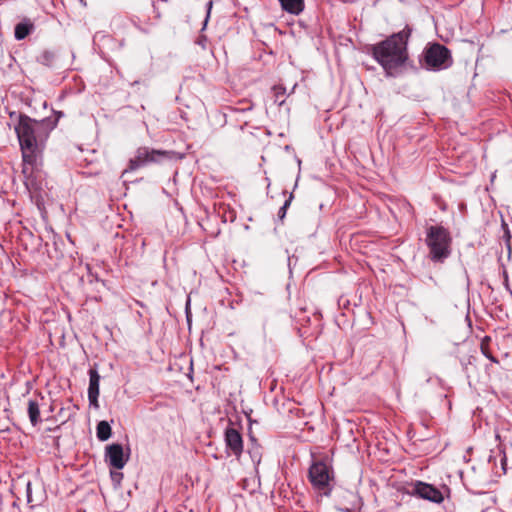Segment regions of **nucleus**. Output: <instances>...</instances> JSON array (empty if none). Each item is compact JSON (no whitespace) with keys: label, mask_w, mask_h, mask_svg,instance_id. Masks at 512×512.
<instances>
[{"label":"nucleus","mask_w":512,"mask_h":512,"mask_svg":"<svg viewBox=\"0 0 512 512\" xmlns=\"http://www.w3.org/2000/svg\"><path fill=\"white\" fill-rule=\"evenodd\" d=\"M56 127V121L45 118L40 121L34 120L26 115H21L15 126L22 158L24 162L23 173H32L34 166H37L50 132Z\"/></svg>","instance_id":"nucleus-1"},{"label":"nucleus","mask_w":512,"mask_h":512,"mask_svg":"<svg viewBox=\"0 0 512 512\" xmlns=\"http://www.w3.org/2000/svg\"><path fill=\"white\" fill-rule=\"evenodd\" d=\"M411 34L412 29L406 25L401 31L371 46L370 53L386 76L394 77L408 61V41Z\"/></svg>","instance_id":"nucleus-2"},{"label":"nucleus","mask_w":512,"mask_h":512,"mask_svg":"<svg viewBox=\"0 0 512 512\" xmlns=\"http://www.w3.org/2000/svg\"><path fill=\"white\" fill-rule=\"evenodd\" d=\"M426 245L433 262H444L451 254L452 238L448 229L432 225L426 229Z\"/></svg>","instance_id":"nucleus-3"},{"label":"nucleus","mask_w":512,"mask_h":512,"mask_svg":"<svg viewBox=\"0 0 512 512\" xmlns=\"http://www.w3.org/2000/svg\"><path fill=\"white\" fill-rule=\"evenodd\" d=\"M421 61L431 71L445 70L453 64L451 51L440 43H429L423 50Z\"/></svg>","instance_id":"nucleus-4"},{"label":"nucleus","mask_w":512,"mask_h":512,"mask_svg":"<svg viewBox=\"0 0 512 512\" xmlns=\"http://www.w3.org/2000/svg\"><path fill=\"white\" fill-rule=\"evenodd\" d=\"M309 480L315 489L329 496L332 491L331 482L334 480L333 470L323 461L315 462L309 468Z\"/></svg>","instance_id":"nucleus-5"},{"label":"nucleus","mask_w":512,"mask_h":512,"mask_svg":"<svg viewBox=\"0 0 512 512\" xmlns=\"http://www.w3.org/2000/svg\"><path fill=\"white\" fill-rule=\"evenodd\" d=\"M167 157L168 152L165 150L139 147L135 152V156L130 159L128 169L126 171H134L148 164L159 163Z\"/></svg>","instance_id":"nucleus-6"},{"label":"nucleus","mask_w":512,"mask_h":512,"mask_svg":"<svg viewBox=\"0 0 512 512\" xmlns=\"http://www.w3.org/2000/svg\"><path fill=\"white\" fill-rule=\"evenodd\" d=\"M410 494L437 504L444 500L439 489L422 481H416L412 484Z\"/></svg>","instance_id":"nucleus-7"},{"label":"nucleus","mask_w":512,"mask_h":512,"mask_svg":"<svg viewBox=\"0 0 512 512\" xmlns=\"http://www.w3.org/2000/svg\"><path fill=\"white\" fill-rule=\"evenodd\" d=\"M226 452L239 459L243 453V439L241 433L234 427H227L224 433Z\"/></svg>","instance_id":"nucleus-8"},{"label":"nucleus","mask_w":512,"mask_h":512,"mask_svg":"<svg viewBox=\"0 0 512 512\" xmlns=\"http://www.w3.org/2000/svg\"><path fill=\"white\" fill-rule=\"evenodd\" d=\"M129 459V454H124L121 444L113 443L105 448V461L109 466L121 470L126 465Z\"/></svg>","instance_id":"nucleus-9"},{"label":"nucleus","mask_w":512,"mask_h":512,"mask_svg":"<svg viewBox=\"0 0 512 512\" xmlns=\"http://www.w3.org/2000/svg\"><path fill=\"white\" fill-rule=\"evenodd\" d=\"M99 384L100 375L96 369L89 370V387H88V400L89 405L95 409L99 408L98 397H99Z\"/></svg>","instance_id":"nucleus-10"},{"label":"nucleus","mask_w":512,"mask_h":512,"mask_svg":"<svg viewBox=\"0 0 512 512\" xmlns=\"http://www.w3.org/2000/svg\"><path fill=\"white\" fill-rule=\"evenodd\" d=\"M284 11L293 15H299L305 7L304 0H279Z\"/></svg>","instance_id":"nucleus-11"},{"label":"nucleus","mask_w":512,"mask_h":512,"mask_svg":"<svg viewBox=\"0 0 512 512\" xmlns=\"http://www.w3.org/2000/svg\"><path fill=\"white\" fill-rule=\"evenodd\" d=\"M28 416L33 426H36L40 421V408L36 400L30 399L28 401Z\"/></svg>","instance_id":"nucleus-12"},{"label":"nucleus","mask_w":512,"mask_h":512,"mask_svg":"<svg viewBox=\"0 0 512 512\" xmlns=\"http://www.w3.org/2000/svg\"><path fill=\"white\" fill-rule=\"evenodd\" d=\"M112 429L107 421H100L96 427V436L100 441H106L111 437Z\"/></svg>","instance_id":"nucleus-13"},{"label":"nucleus","mask_w":512,"mask_h":512,"mask_svg":"<svg viewBox=\"0 0 512 512\" xmlns=\"http://www.w3.org/2000/svg\"><path fill=\"white\" fill-rule=\"evenodd\" d=\"M31 30L32 24L24 22L18 23L15 26L14 36L17 40H23L30 34Z\"/></svg>","instance_id":"nucleus-14"},{"label":"nucleus","mask_w":512,"mask_h":512,"mask_svg":"<svg viewBox=\"0 0 512 512\" xmlns=\"http://www.w3.org/2000/svg\"><path fill=\"white\" fill-rule=\"evenodd\" d=\"M490 343H491V338L489 336L483 337L481 340V343H480V350H481L482 354L487 359H489L491 362L498 363V360L492 355V353L490 351Z\"/></svg>","instance_id":"nucleus-15"},{"label":"nucleus","mask_w":512,"mask_h":512,"mask_svg":"<svg viewBox=\"0 0 512 512\" xmlns=\"http://www.w3.org/2000/svg\"><path fill=\"white\" fill-rule=\"evenodd\" d=\"M54 59H55V54L52 51L46 50V51H43L39 55L38 62L41 63L42 65L50 67L53 65Z\"/></svg>","instance_id":"nucleus-16"},{"label":"nucleus","mask_w":512,"mask_h":512,"mask_svg":"<svg viewBox=\"0 0 512 512\" xmlns=\"http://www.w3.org/2000/svg\"><path fill=\"white\" fill-rule=\"evenodd\" d=\"M274 102L278 104L279 106L283 105L285 102V93L286 89L282 86H274Z\"/></svg>","instance_id":"nucleus-17"},{"label":"nucleus","mask_w":512,"mask_h":512,"mask_svg":"<svg viewBox=\"0 0 512 512\" xmlns=\"http://www.w3.org/2000/svg\"><path fill=\"white\" fill-rule=\"evenodd\" d=\"M248 453L253 461V463L255 464V466L257 467L260 462H261V452H260V447L257 445V444H254L249 450H248Z\"/></svg>","instance_id":"nucleus-18"},{"label":"nucleus","mask_w":512,"mask_h":512,"mask_svg":"<svg viewBox=\"0 0 512 512\" xmlns=\"http://www.w3.org/2000/svg\"><path fill=\"white\" fill-rule=\"evenodd\" d=\"M292 199H293V194L291 193L289 198L284 202L283 206L278 211L279 219H283L285 217L287 208L290 206Z\"/></svg>","instance_id":"nucleus-19"},{"label":"nucleus","mask_w":512,"mask_h":512,"mask_svg":"<svg viewBox=\"0 0 512 512\" xmlns=\"http://www.w3.org/2000/svg\"><path fill=\"white\" fill-rule=\"evenodd\" d=\"M110 476H111V479L114 483L116 484H120L122 478H123V473L119 472V471H111L110 472Z\"/></svg>","instance_id":"nucleus-20"},{"label":"nucleus","mask_w":512,"mask_h":512,"mask_svg":"<svg viewBox=\"0 0 512 512\" xmlns=\"http://www.w3.org/2000/svg\"><path fill=\"white\" fill-rule=\"evenodd\" d=\"M208 39L205 35L198 36L196 44L201 46L203 49L207 48Z\"/></svg>","instance_id":"nucleus-21"},{"label":"nucleus","mask_w":512,"mask_h":512,"mask_svg":"<svg viewBox=\"0 0 512 512\" xmlns=\"http://www.w3.org/2000/svg\"><path fill=\"white\" fill-rule=\"evenodd\" d=\"M499 453L502 455L501 456V466H502V470L504 471V473H506V462H507V458H506V455L505 453L502 451V450H499Z\"/></svg>","instance_id":"nucleus-22"},{"label":"nucleus","mask_w":512,"mask_h":512,"mask_svg":"<svg viewBox=\"0 0 512 512\" xmlns=\"http://www.w3.org/2000/svg\"><path fill=\"white\" fill-rule=\"evenodd\" d=\"M26 493H27V501L31 502L32 500H31V483L30 482H27Z\"/></svg>","instance_id":"nucleus-23"},{"label":"nucleus","mask_w":512,"mask_h":512,"mask_svg":"<svg viewBox=\"0 0 512 512\" xmlns=\"http://www.w3.org/2000/svg\"><path fill=\"white\" fill-rule=\"evenodd\" d=\"M63 116V113L62 112H58L57 113V118L54 120L56 121V123L58 122L59 118Z\"/></svg>","instance_id":"nucleus-24"},{"label":"nucleus","mask_w":512,"mask_h":512,"mask_svg":"<svg viewBox=\"0 0 512 512\" xmlns=\"http://www.w3.org/2000/svg\"><path fill=\"white\" fill-rule=\"evenodd\" d=\"M342 512H353L350 508L341 509Z\"/></svg>","instance_id":"nucleus-25"},{"label":"nucleus","mask_w":512,"mask_h":512,"mask_svg":"<svg viewBox=\"0 0 512 512\" xmlns=\"http://www.w3.org/2000/svg\"><path fill=\"white\" fill-rule=\"evenodd\" d=\"M505 237H507V240H509V238H510V234H509V231H508V230H506V231H505Z\"/></svg>","instance_id":"nucleus-26"}]
</instances>
